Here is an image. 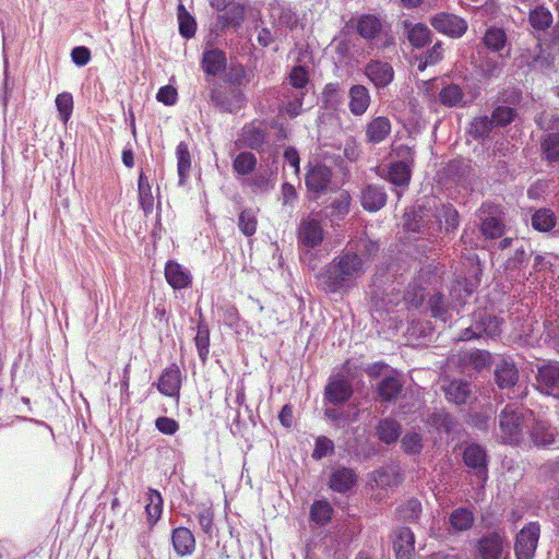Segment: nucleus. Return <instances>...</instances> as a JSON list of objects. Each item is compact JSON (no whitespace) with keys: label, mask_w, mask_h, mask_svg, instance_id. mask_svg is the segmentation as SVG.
<instances>
[{"label":"nucleus","mask_w":559,"mask_h":559,"mask_svg":"<svg viewBox=\"0 0 559 559\" xmlns=\"http://www.w3.org/2000/svg\"><path fill=\"white\" fill-rule=\"evenodd\" d=\"M413 214L412 219L406 214L404 222L405 229L413 233L437 235L443 229L449 234L460 224L456 209L436 195L425 197Z\"/></svg>","instance_id":"nucleus-1"},{"label":"nucleus","mask_w":559,"mask_h":559,"mask_svg":"<svg viewBox=\"0 0 559 559\" xmlns=\"http://www.w3.org/2000/svg\"><path fill=\"white\" fill-rule=\"evenodd\" d=\"M365 273V262L355 252H343L335 257L319 275L322 289L328 294H335L348 289L356 284L358 277Z\"/></svg>","instance_id":"nucleus-2"},{"label":"nucleus","mask_w":559,"mask_h":559,"mask_svg":"<svg viewBox=\"0 0 559 559\" xmlns=\"http://www.w3.org/2000/svg\"><path fill=\"white\" fill-rule=\"evenodd\" d=\"M533 421V413L520 406L507 405L499 415L500 438L503 443L519 444Z\"/></svg>","instance_id":"nucleus-3"},{"label":"nucleus","mask_w":559,"mask_h":559,"mask_svg":"<svg viewBox=\"0 0 559 559\" xmlns=\"http://www.w3.org/2000/svg\"><path fill=\"white\" fill-rule=\"evenodd\" d=\"M356 32L365 40L372 43L379 49H386L395 44L391 26L377 14H361L356 20Z\"/></svg>","instance_id":"nucleus-4"},{"label":"nucleus","mask_w":559,"mask_h":559,"mask_svg":"<svg viewBox=\"0 0 559 559\" xmlns=\"http://www.w3.org/2000/svg\"><path fill=\"white\" fill-rule=\"evenodd\" d=\"M429 23L438 33L454 39L461 38L468 28L465 19L444 11L431 15Z\"/></svg>","instance_id":"nucleus-5"},{"label":"nucleus","mask_w":559,"mask_h":559,"mask_svg":"<svg viewBox=\"0 0 559 559\" xmlns=\"http://www.w3.org/2000/svg\"><path fill=\"white\" fill-rule=\"evenodd\" d=\"M210 99L223 111L235 112L246 106L247 98L238 87H231L228 92L223 91L221 84L214 83L210 90Z\"/></svg>","instance_id":"nucleus-6"},{"label":"nucleus","mask_w":559,"mask_h":559,"mask_svg":"<svg viewBox=\"0 0 559 559\" xmlns=\"http://www.w3.org/2000/svg\"><path fill=\"white\" fill-rule=\"evenodd\" d=\"M540 526L537 522H530L515 537L514 552L516 559H533L539 539Z\"/></svg>","instance_id":"nucleus-7"},{"label":"nucleus","mask_w":559,"mask_h":559,"mask_svg":"<svg viewBox=\"0 0 559 559\" xmlns=\"http://www.w3.org/2000/svg\"><path fill=\"white\" fill-rule=\"evenodd\" d=\"M399 155L404 157V160L394 162L389 166L386 180L396 187L406 188L411 182L414 153L411 147L402 145L399 147Z\"/></svg>","instance_id":"nucleus-8"},{"label":"nucleus","mask_w":559,"mask_h":559,"mask_svg":"<svg viewBox=\"0 0 559 559\" xmlns=\"http://www.w3.org/2000/svg\"><path fill=\"white\" fill-rule=\"evenodd\" d=\"M463 462L483 483L487 480L488 460L486 450L481 445L476 443L467 445L463 452Z\"/></svg>","instance_id":"nucleus-9"},{"label":"nucleus","mask_w":559,"mask_h":559,"mask_svg":"<svg viewBox=\"0 0 559 559\" xmlns=\"http://www.w3.org/2000/svg\"><path fill=\"white\" fill-rule=\"evenodd\" d=\"M266 136L265 122L252 120L242 127L238 143L247 148L260 150L266 142Z\"/></svg>","instance_id":"nucleus-10"},{"label":"nucleus","mask_w":559,"mask_h":559,"mask_svg":"<svg viewBox=\"0 0 559 559\" xmlns=\"http://www.w3.org/2000/svg\"><path fill=\"white\" fill-rule=\"evenodd\" d=\"M506 536L500 532H490L477 540V551L481 559H501Z\"/></svg>","instance_id":"nucleus-11"},{"label":"nucleus","mask_w":559,"mask_h":559,"mask_svg":"<svg viewBox=\"0 0 559 559\" xmlns=\"http://www.w3.org/2000/svg\"><path fill=\"white\" fill-rule=\"evenodd\" d=\"M156 386L163 395L179 399L181 371L177 364L174 362L162 371Z\"/></svg>","instance_id":"nucleus-12"},{"label":"nucleus","mask_w":559,"mask_h":559,"mask_svg":"<svg viewBox=\"0 0 559 559\" xmlns=\"http://www.w3.org/2000/svg\"><path fill=\"white\" fill-rule=\"evenodd\" d=\"M536 382L540 392L557 396L559 394V364L548 362L539 367Z\"/></svg>","instance_id":"nucleus-13"},{"label":"nucleus","mask_w":559,"mask_h":559,"mask_svg":"<svg viewBox=\"0 0 559 559\" xmlns=\"http://www.w3.org/2000/svg\"><path fill=\"white\" fill-rule=\"evenodd\" d=\"M324 238V230L319 219L308 216L301 219L298 228V240L308 248L319 246Z\"/></svg>","instance_id":"nucleus-14"},{"label":"nucleus","mask_w":559,"mask_h":559,"mask_svg":"<svg viewBox=\"0 0 559 559\" xmlns=\"http://www.w3.org/2000/svg\"><path fill=\"white\" fill-rule=\"evenodd\" d=\"M353 393L352 383L343 377L330 379L324 389L325 400L333 405L346 403L352 397Z\"/></svg>","instance_id":"nucleus-15"},{"label":"nucleus","mask_w":559,"mask_h":559,"mask_svg":"<svg viewBox=\"0 0 559 559\" xmlns=\"http://www.w3.org/2000/svg\"><path fill=\"white\" fill-rule=\"evenodd\" d=\"M332 180V170L325 165L311 166L305 177L308 191L320 194L326 191Z\"/></svg>","instance_id":"nucleus-16"},{"label":"nucleus","mask_w":559,"mask_h":559,"mask_svg":"<svg viewBox=\"0 0 559 559\" xmlns=\"http://www.w3.org/2000/svg\"><path fill=\"white\" fill-rule=\"evenodd\" d=\"M366 76L378 88L388 86L394 79L393 67L380 60H371L365 67Z\"/></svg>","instance_id":"nucleus-17"},{"label":"nucleus","mask_w":559,"mask_h":559,"mask_svg":"<svg viewBox=\"0 0 559 559\" xmlns=\"http://www.w3.org/2000/svg\"><path fill=\"white\" fill-rule=\"evenodd\" d=\"M386 192L383 187L369 183L361 189L360 203L364 210L377 212L386 204Z\"/></svg>","instance_id":"nucleus-18"},{"label":"nucleus","mask_w":559,"mask_h":559,"mask_svg":"<svg viewBox=\"0 0 559 559\" xmlns=\"http://www.w3.org/2000/svg\"><path fill=\"white\" fill-rule=\"evenodd\" d=\"M356 481L357 474L355 471L342 466L331 472L329 486L335 492L345 493L356 485Z\"/></svg>","instance_id":"nucleus-19"},{"label":"nucleus","mask_w":559,"mask_h":559,"mask_svg":"<svg viewBox=\"0 0 559 559\" xmlns=\"http://www.w3.org/2000/svg\"><path fill=\"white\" fill-rule=\"evenodd\" d=\"M226 67L227 58L223 50L213 48L203 52L201 68L204 73L216 76L223 73L226 70Z\"/></svg>","instance_id":"nucleus-20"},{"label":"nucleus","mask_w":559,"mask_h":559,"mask_svg":"<svg viewBox=\"0 0 559 559\" xmlns=\"http://www.w3.org/2000/svg\"><path fill=\"white\" fill-rule=\"evenodd\" d=\"M403 25L407 33V40L413 48L421 49L431 43L432 32L426 24H413L411 21L405 20Z\"/></svg>","instance_id":"nucleus-21"},{"label":"nucleus","mask_w":559,"mask_h":559,"mask_svg":"<svg viewBox=\"0 0 559 559\" xmlns=\"http://www.w3.org/2000/svg\"><path fill=\"white\" fill-rule=\"evenodd\" d=\"M165 278L174 289L187 288L192 282L190 272L173 260L165 265Z\"/></svg>","instance_id":"nucleus-22"},{"label":"nucleus","mask_w":559,"mask_h":559,"mask_svg":"<svg viewBox=\"0 0 559 559\" xmlns=\"http://www.w3.org/2000/svg\"><path fill=\"white\" fill-rule=\"evenodd\" d=\"M171 542L176 554L180 557L190 556L195 550L193 533L183 526L173 530Z\"/></svg>","instance_id":"nucleus-23"},{"label":"nucleus","mask_w":559,"mask_h":559,"mask_svg":"<svg viewBox=\"0 0 559 559\" xmlns=\"http://www.w3.org/2000/svg\"><path fill=\"white\" fill-rule=\"evenodd\" d=\"M307 92L283 87V104L280 111L289 118H296L302 112L304 99Z\"/></svg>","instance_id":"nucleus-24"},{"label":"nucleus","mask_w":559,"mask_h":559,"mask_svg":"<svg viewBox=\"0 0 559 559\" xmlns=\"http://www.w3.org/2000/svg\"><path fill=\"white\" fill-rule=\"evenodd\" d=\"M519 369L514 362L502 360L495 369V380L500 389L513 388L519 381Z\"/></svg>","instance_id":"nucleus-25"},{"label":"nucleus","mask_w":559,"mask_h":559,"mask_svg":"<svg viewBox=\"0 0 559 559\" xmlns=\"http://www.w3.org/2000/svg\"><path fill=\"white\" fill-rule=\"evenodd\" d=\"M348 108L355 116L364 115L370 105V95L366 86L361 84H355L349 88L348 92Z\"/></svg>","instance_id":"nucleus-26"},{"label":"nucleus","mask_w":559,"mask_h":559,"mask_svg":"<svg viewBox=\"0 0 559 559\" xmlns=\"http://www.w3.org/2000/svg\"><path fill=\"white\" fill-rule=\"evenodd\" d=\"M391 133V122L386 117H376L366 127V139L369 143L379 144Z\"/></svg>","instance_id":"nucleus-27"},{"label":"nucleus","mask_w":559,"mask_h":559,"mask_svg":"<svg viewBox=\"0 0 559 559\" xmlns=\"http://www.w3.org/2000/svg\"><path fill=\"white\" fill-rule=\"evenodd\" d=\"M475 522L473 511L465 507L454 509L449 515L450 528L455 532H466L471 530Z\"/></svg>","instance_id":"nucleus-28"},{"label":"nucleus","mask_w":559,"mask_h":559,"mask_svg":"<svg viewBox=\"0 0 559 559\" xmlns=\"http://www.w3.org/2000/svg\"><path fill=\"white\" fill-rule=\"evenodd\" d=\"M402 391L403 383L397 376H386L377 385V392L383 402L396 400Z\"/></svg>","instance_id":"nucleus-29"},{"label":"nucleus","mask_w":559,"mask_h":559,"mask_svg":"<svg viewBox=\"0 0 559 559\" xmlns=\"http://www.w3.org/2000/svg\"><path fill=\"white\" fill-rule=\"evenodd\" d=\"M310 84L309 72L305 66H294L283 84L285 88H292L308 93Z\"/></svg>","instance_id":"nucleus-30"},{"label":"nucleus","mask_w":559,"mask_h":559,"mask_svg":"<svg viewBox=\"0 0 559 559\" xmlns=\"http://www.w3.org/2000/svg\"><path fill=\"white\" fill-rule=\"evenodd\" d=\"M138 194L140 207L145 215L151 214L154 210V198L152 187L143 171L140 173L138 178Z\"/></svg>","instance_id":"nucleus-31"},{"label":"nucleus","mask_w":559,"mask_h":559,"mask_svg":"<svg viewBox=\"0 0 559 559\" xmlns=\"http://www.w3.org/2000/svg\"><path fill=\"white\" fill-rule=\"evenodd\" d=\"M145 513L150 525H155L163 512V498L159 491L150 488L146 493Z\"/></svg>","instance_id":"nucleus-32"},{"label":"nucleus","mask_w":559,"mask_h":559,"mask_svg":"<svg viewBox=\"0 0 559 559\" xmlns=\"http://www.w3.org/2000/svg\"><path fill=\"white\" fill-rule=\"evenodd\" d=\"M377 435L382 442L394 443L401 435V425L393 418L381 419L377 426Z\"/></svg>","instance_id":"nucleus-33"},{"label":"nucleus","mask_w":559,"mask_h":559,"mask_svg":"<svg viewBox=\"0 0 559 559\" xmlns=\"http://www.w3.org/2000/svg\"><path fill=\"white\" fill-rule=\"evenodd\" d=\"M176 157L179 185H185L191 169V155L187 143L180 142L177 145Z\"/></svg>","instance_id":"nucleus-34"},{"label":"nucleus","mask_w":559,"mask_h":559,"mask_svg":"<svg viewBox=\"0 0 559 559\" xmlns=\"http://www.w3.org/2000/svg\"><path fill=\"white\" fill-rule=\"evenodd\" d=\"M532 441L536 445H549L554 443V433L550 431V428L547 424L543 421H537L533 418V421L530 425L528 432Z\"/></svg>","instance_id":"nucleus-35"},{"label":"nucleus","mask_w":559,"mask_h":559,"mask_svg":"<svg viewBox=\"0 0 559 559\" xmlns=\"http://www.w3.org/2000/svg\"><path fill=\"white\" fill-rule=\"evenodd\" d=\"M444 392L449 402L462 405L467 401L471 394V389L467 382L454 380L449 383L444 389Z\"/></svg>","instance_id":"nucleus-36"},{"label":"nucleus","mask_w":559,"mask_h":559,"mask_svg":"<svg viewBox=\"0 0 559 559\" xmlns=\"http://www.w3.org/2000/svg\"><path fill=\"white\" fill-rule=\"evenodd\" d=\"M495 128L490 117L477 116L469 123L468 134L475 140H484L489 138Z\"/></svg>","instance_id":"nucleus-37"},{"label":"nucleus","mask_w":559,"mask_h":559,"mask_svg":"<svg viewBox=\"0 0 559 559\" xmlns=\"http://www.w3.org/2000/svg\"><path fill=\"white\" fill-rule=\"evenodd\" d=\"M540 151L545 159L549 163L559 162V132H550L543 136Z\"/></svg>","instance_id":"nucleus-38"},{"label":"nucleus","mask_w":559,"mask_h":559,"mask_svg":"<svg viewBox=\"0 0 559 559\" xmlns=\"http://www.w3.org/2000/svg\"><path fill=\"white\" fill-rule=\"evenodd\" d=\"M528 23L536 31H546L552 24V14L544 5H537L528 14Z\"/></svg>","instance_id":"nucleus-39"},{"label":"nucleus","mask_w":559,"mask_h":559,"mask_svg":"<svg viewBox=\"0 0 559 559\" xmlns=\"http://www.w3.org/2000/svg\"><path fill=\"white\" fill-rule=\"evenodd\" d=\"M483 43L489 50L493 52L501 51L507 44V34L501 27H489L483 37Z\"/></svg>","instance_id":"nucleus-40"},{"label":"nucleus","mask_w":559,"mask_h":559,"mask_svg":"<svg viewBox=\"0 0 559 559\" xmlns=\"http://www.w3.org/2000/svg\"><path fill=\"white\" fill-rule=\"evenodd\" d=\"M194 343L201 361L206 362L210 354V329L203 321L198 324Z\"/></svg>","instance_id":"nucleus-41"},{"label":"nucleus","mask_w":559,"mask_h":559,"mask_svg":"<svg viewBox=\"0 0 559 559\" xmlns=\"http://www.w3.org/2000/svg\"><path fill=\"white\" fill-rule=\"evenodd\" d=\"M257 157L253 153L240 152L233 160V169L238 175L245 176L251 174L257 167Z\"/></svg>","instance_id":"nucleus-42"},{"label":"nucleus","mask_w":559,"mask_h":559,"mask_svg":"<svg viewBox=\"0 0 559 559\" xmlns=\"http://www.w3.org/2000/svg\"><path fill=\"white\" fill-rule=\"evenodd\" d=\"M393 548L395 554L406 550H408V552H415V536L411 528H397Z\"/></svg>","instance_id":"nucleus-43"},{"label":"nucleus","mask_w":559,"mask_h":559,"mask_svg":"<svg viewBox=\"0 0 559 559\" xmlns=\"http://www.w3.org/2000/svg\"><path fill=\"white\" fill-rule=\"evenodd\" d=\"M516 117L518 111L515 108L499 105L493 108L490 119L496 128H503L512 123Z\"/></svg>","instance_id":"nucleus-44"},{"label":"nucleus","mask_w":559,"mask_h":559,"mask_svg":"<svg viewBox=\"0 0 559 559\" xmlns=\"http://www.w3.org/2000/svg\"><path fill=\"white\" fill-rule=\"evenodd\" d=\"M555 225L556 216L549 209H539L532 215V226L538 231H549Z\"/></svg>","instance_id":"nucleus-45"},{"label":"nucleus","mask_w":559,"mask_h":559,"mask_svg":"<svg viewBox=\"0 0 559 559\" xmlns=\"http://www.w3.org/2000/svg\"><path fill=\"white\" fill-rule=\"evenodd\" d=\"M463 97L464 94L462 88L454 83L445 85L439 93L440 103L447 107H455L461 105Z\"/></svg>","instance_id":"nucleus-46"},{"label":"nucleus","mask_w":559,"mask_h":559,"mask_svg":"<svg viewBox=\"0 0 559 559\" xmlns=\"http://www.w3.org/2000/svg\"><path fill=\"white\" fill-rule=\"evenodd\" d=\"M332 515L333 508L328 501L318 500L312 503L310 509V518L318 525L323 526L328 524L331 521Z\"/></svg>","instance_id":"nucleus-47"},{"label":"nucleus","mask_w":559,"mask_h":559,"mask_svg":"<svg viewBox=\"0 0 559 559\" xmlns=\"http://www.w3.org/2000/svg\"><path fill=\"white\" fill-rule=\"evenodd\" d=\"M352 198L347 191H341L331 203L332 219H343L349 212Z\"/></svg>","instance_id":"nucleus-48"},{"label":"nucleus","mask_w":559,"mask_h":559,"mask_svg":"<svg viewBox=\"0 0 559 559\" xmlns=\"http://www.w3.org/2000/svg\"><path fill=\"white\" fill-rule=\"evenodd\" d=\"M238 227L242 235L251 237L258 228L257 215L251 209L242 210L238 216Z\"/></svg>","instance_id":"nucleus-49"},{"label":"nucleus","mask_w":559,"mask_h":559,"mask_svg":"<svg viewBox=\"0 0 559 559\" xmlns=\"http://www.w3.org/2000/svg\"><path fill=\"white\" fill-rule=\"evenodd\" d=\"M428 306L432 318L439 319L442 322L448 321L449 308L442 294H433L428 300Z\"/></svg>","instance_id":"nucleus-50"},{"label":"nucleus","mask_w":559,"mask_h":559,"mask_svg":"<svg viewBox=\"0 0 559 559\" xmlns=\"http://www.w3.org/2000/svg\"><path fill=\"white\" fill-rule=\"evenodd\" d=\"M246 8L241 3H234L227 8L223 15V24L227 27H239L245 21Z\"/></svg>","instance_id":"nucleus-51"},{"label":"nucleus","mask_w":559,"mask_h":559,"mask_svg":"<svg viewBox=\"0 0 559 559\" xmlns=\"http://www.w3.org/2000/svg\"><path fill=\"white\" fill-rule=\"evenodd\" d=\"M198 523L203 533L212 539L214 536V510L212 507H202L197 513Z\"/></svg>","instance_id":"nucleus-52"},{"label":"nucleus","mask_w":559,"mask_h":559,"mask_svg":"<svg viewBox=\"0 0 559 559\" xmlns=\"http://www.w3.org/2000/svg\"><path fill=\"white\" fill-rule=\"evenodd\" d=\"M56 107L59 111L60 119L67 123L73 110V97L71 93L62 92L56 97Z\"/></svg>","instance_id":"nucleus-53"},{"label":"nucleus","mask_w":559,"mask_h":559,"mask_svg":"<svg viewBox=\"0 0 559 559\" xmlns=\"http://www.w3.org/2000/svg\"><path fill=\"white\" fill-rule=\"evenodd\" d=\"M179 32L181 36L191 38L195 34L197 23L194 19L185 10L183 5H179Z\"/></svg>","instance_id":"nucleus-54"},{"label":"nucleus","mask_w":559,"mask_h":559,"mask_svg":"<svg viewBox=\"0 0 559 559\" xmlns=\"http://www.w3.org/2000/svg\"><path fill=\"white\" fill-rule=\"evenodd\" d=\"M402 449L406 454H419L423 450V438L417 432H408L401 440Z\"/></svg>","instance_id":"nucleus-55"},{"label":"nucleus","mask_w":559,"mask_h":559,"mask_svg":"<svg viewBox=\"0 0 559 559\" xmlns=\"http://www.w3.org/2000/svg\"><path fill=\"white\" fill-rule=\"evenodd\" d=\"M481 233L490 239L500 238L504 233V224L496 217H487L481 223Z\"/></svg>","instance_id":"nucleus-56"},{"label":"nucleus","mask_w":559,"mask_h":559,"mask_svg":"<svg viewBox=\"0 0 559 559\" xmlns=\"http://www.w3.org/2000/svg\"><path fill=\"white\" fill-rule=\"evenodd\" d=\"M334 452L333 441L326 437H318L312 452L314 460H321Z\"/></svg>","instance_id":"nucleus-57"},{"label":"nucleus","mask_w":559,"mask_h":559,"mask_svg":"<svg viewBox=\"0 0 559 559\" xmlns=\"http://www.w3.org/2000/svg\"><path fill=\"white\" fill-rule=\"evenodd\" d=\"M480 326V333L491 337L499 335L501 332V321L493 316H485L481 318Z\"/></svg>","instance_id":"nucleus-58"},{"label":"nucleus","mask_w":559,"mask_h":559,"mask_svg":"<svg viewBox=\"0 0 559 559\" xmlns=\"http://www.w3.org/2000/svg\"><path fill=\"white\" fill-rule=\"evenodd\" d=\"M247 80V71L240 63L233 64L226 76V82L234 87L241 85Z\"/></svg>","instance_id":"nucleus-59"},{"label":"nucleus","mask_w":559,"mask_h":559,"mask_svg":"<svg viewBox=\"0 0 559 559\" xmlns=\"http://www.w3.org/2000/svg\"><path fill=\"white\" fill-rule=\"evenodd\" d=\"M156 99L166 106L175 105L178 100L177 90L173 85L162 86L156 94Z\"/></svg>","instance_id":"nucleus-60"},{"label":"nucleus","mask_w":559,"mask_h":559,"mask_svg":"<svg viewBox=\"0 0 559 559\" xmlns=\"http://www.w3.org/2000/svg\"><path fill=\"white\" fill-rule=\"evenodd\" d=\"M155 426L159 432L168 436L175 435L179 429V424L174 418L165 416L158 417Z\"/></svg>","instance_id":"nucleus-61"},{"label":"nucleus","mask_w":559,"mask_h":559,"mask_svg":"<svg viewBox=\"0 0 559 559\" xmlns=\"http://www.w3.org/2000/svg\"><path fill=\"white\" fill-rule=\"evenodd\" d=\"M253 192L267 191L272 188L271 178L267 174H257L248 181Z\"/></svg>","instance_id":"nucleus-62"},{"label":"nucleus","mask_w":559,"mask_h":559,"mask_svg":"<svg viewBox=\"0 0 559 559\" xmlns=\"http://www.w3.org/2000/svg\"><path fill=\"white\" fill-rule=\"evenodd\" d=\"M491 355L487 350L477 349L469 355V361L476 369H483L490 365Z\"/></svg>","instance_id":"nucleus-63"},{"label":"nucleus","mask_w":559,"mask_h":559,"mask_svg":"<svg viewBox=\"0 0 559 559\" xmlns=\"http://www.w3.org/2000/svg\"><path fill=\"white\" fill-rule=\"evenodd\" d=\"M71 58L72 61L79 66L83 67L86 66L91 60V51L85 46H78L74 47L71 51Z\"/></svg>","instance_id":"nucleus-64"}]
</instances>
